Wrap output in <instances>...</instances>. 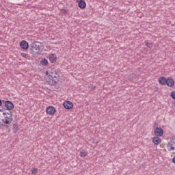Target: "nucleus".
Masks as SVG:
<instances>
[{
    "label": "nucleus",
    "instance_id": "obj_18",
    "mask_svg": "<svg viewBox=\"0 0 175 175\" xmlns=\"http://www.w3.org/2000/svg\"><path fill=\"white\" fill-rule=\"evenodd\" d=\"M31 174L36 175L38 174V168L33 167L31 170Z\"/></svg>",
    "mask_w": 175,
    "mask_h": 175
},
{
    "label": "nucleus",
    "instance_id": "obj_5",
    "mask_svg": "<svg viewBox=\"0 0 175 175\" xmlns=\"http://www.w3.org/2000/svg\"><path fill=\"white\" fill-rule=\"evenodd\" d=\"M63 107H64V109H66V110H72V109L75 107V105H73V103H72L71 101L65 100L63 103Z\"/></svg>",
    "mask_w": 175,
    "mask_h": 175
},
{
    "label": "nucleus",
    "instance_id": "obj_21",
    "mask_svg": "<svg viewBox=\"0 0 175 175\" xmlns=\"http://www.w3.org/2000/svg\"><path fill=\"white\" fill-rule=\"evenodd\" d=\"M21 55L23 58H27L28 57V54L24 53H21Z\"/></svg>",
    "mask_w": 175,
    "mask_h": 175
},
{
    "label": "nucleus",
    "instance_id": "obj_14",
    "mask_svg": "<svg viewBox=\"0 0 175 175\" xmlns=\"http://www.w3.org/2000/svg\"><path fill=\"white\" fill-rule=\"evenodd\" d=\"M167 79L165 77H161L159 78L158 81L161 85H166Z\"/></svg>",
    "mask_w": 175,
    "mask_h": 175
},
{
    "label": "nucleus",
    "instance_id": "obj_22",
    "mask_svg": "<svg viewBox=\"0 0 175 175\" xmlns=\"http://www.w3.org/2000/svg\"><path fill=\"white\" fill-rule=\"evenodd\" d=\"M0 106H2V100H0Z\"/></svg>",
    "mask_w": 175,
    "mask_h": 175
},
{
    "label": "nucleus",
    "instance_id": "obj_13",
    "mask_svg": "<svg viewBox=\"0 0 175 175\" xmlns=\"http://www.w3.org/2000/svg\"><path fill=\"white\" fill-rule=\"evenodd\" d=\"M162 142V139L159 137H154L152 138V143L155 144V146H159V144H161Z\"/></svg>",
    "mask_w": 175,
    "mask_h": 175
},
{
    "label": "nucleus",
    "instance_id": "obj_15",
    "mask_svg": "<svg viewBox=\"0 0 175 175\" xmlns=\"http://www.w3.org/2000/svg\"><path fill=\"white\" fill-rule=\"evenodd\" d=\"M18 129H20L18 128V125L17 124H14L12 126V131L14 133H17V132H18Z\"/></svg>",
    "mask_w": 175,
    "mask_h": 175
},
{
    "label": "nucleus",
    "instance_id": "obj_19",
    "mask_svg": "<svg viewBox=\"0 0 175 175\" xmlns=\"http://www.w3.org/2000/svg\"><path fill=\"white\" fill-rule=\"evenodd\" d=\"M146 46L148 47V49H152V43L146 42Z\"/></svg>",
    "mask_w": 175,
    "mask_h": 175
},
{
    "label": "nucleus",
    "instance_id": "obj_11",
    "mask_svg": "<svg viewBox=\"0 0 175 175\" xmlns=\"http://www.w3.org/2000/svg\"><path fill=\"white\" fill-rule=\"evenodd\" d=\"M166 85H167V87L172 88V87H174V79H173V78L172 77H168L167 79V82H166Z\"/></svg>",
    "mask_w": 175,
    "mask_h": 175
},
{
    "label": "nucleus",
    "instance_id": "obj_17",
    "mask_svg": "<svg viewBox=\"0 0 175 175\" xmlns=\"http://www.w3.org/2000/svg\"><path fill=\"white\" fill-rule=\"evenodd\" d=\"M88 155V152H87L85 150H82L80 152V157H81V158H85V157H87Z\"/></svg>",
    "mask_w": 175,
    "mask_h": 175
},
{
    "label": "nucleus",
    "instance_id": "obj_3",
    "mask_svg": "<svg viewBox=\"0 0 175 175\" xmlns=\"http://www.w3.org/2000/svg\"><path fill=\"white\" fill-rule=\"evenodd\" d=\"M31 49L33 51H36L37 54H40L44 50V46L42 42H33L31 44Z\"/></svg>",
    "mask_w": 175,
    "mask_h": 175
},
{
    "label": "nucleus",
    "instance_id": "obj_4",
    "mask_svg": "<svg viewBox=\"0 0 175 175\" xmlns=\"http://www.w3.org/2000/svg\"><path fill=\"white\" fill-rule=\"evenodd\" d=\"M57 113V109L54 107V106H49L46 108V113L48 116H54Z\"/></svg>",
    "mask_w": 175,
    "mask_h": 175
},
{
    "label": "nucleus",
    "instance_id": "obj_1",
    "mask_svg": "<svg viewBox=\"0 0 175 175\" xmlns=\"http://www.w3.org/2000/svg\"><path fill=\"white\" fill-rule=\"evenodd\" d=\"M59 75L55 70L46 71L45 72L44 81L49 85H57L59 82Z\"/></svg>",
    "mask_w": 175,
    "mask_h": 175
},
{
    "label": "nucleus",
    "instance_id": "obj_16",
    "mask_svg": "<svg viewBox=\"0 0 175 175\" xmlns=\"http://www.w3.org/2000/svg\"><path fill=\"white\" fill-rule=\"evenodd\" d=\"M40 64L42 66H47L49 65V61L46 59H43L40 61Z\"/></svg>",
    "mask_w": 175,
    "mask_h": 175
},
{
    "label": "nucleus",
    "instance_id": "obj_9",
    "mask_svg": "<svg viewBox=\"0 0 175 175\" xmlns=\"http://www.w3.org/2000/svg\"><path fill=\"white\" fill-rule=\"evenodd\" d=\"M76 2H77L78 7L80 9H85V8H87V3H85V0H76Z\"/></svg>",
    "mask_w": 175,
    "mask_h": 175
},
{
    "label": "nucleus",
    "instance_id": "obj_10",
    "mask_svg": "<svg viewBox=\"0 0 175 175\" xmlns=\"http://www.w3.org/2000/svg\"><path fill=\"white\" fill-rule=\"evenodd\" d=\"M19 46L23 50H28V49H29V44H28V42L25 40H22L20 42Z\"/></svg>",
    "mask_w": 175,
    "mask_h": 175
},
{
    "label": "nucleus",
    "instance_id": "obj_12",
    "mask_svg": "<svg viewBox=\"0 0 175 175\" xmlns=\"http://www.w3.org/2000/svg\"><path fill=\"white\" fill-rule=\"evenodd\" d=\"M49 59L51 64H54V62H57V55L55 54H50L49 55Z\"/></svg>",
    "mask_w": 175,
    "mask_h": 175
},
{
    "label": "nucleus",
    "instance_id": "obj_7",
    "mask_svg": "<svg viewBox=\"0 0 175 175\" xmlns=\"http://www.w3.org/2000/svg\"><path fill=\"white\" fill-rule=\"evenodd\" d=\"M154 134L155 136L161 137L163 136V129L161 127H156L154 131Z\"/></svg>",
    "mask_w": 175,
    "mask_h": 175
},
{
    "label": "nucleus",
    "instance_id": "obj_20",
    "mask_svg": "<svg viewBox=\"0 0 175 175\" xmlns=\"http://www.w3.org/2000/svg\"><path fill=\"white\" fill-rule=\"evenodd\" d=\"M170 96L172 98L175 100V91H172L170 94Z\"/></svg>",
    "mask_w": 175,
    "mask_h": 175
},
{
    "label": "nucleus",
    "instance_id": "obj_2",
    "mask_svg": "<svg viewBox=\"0 0 175 175\" xmlns=\"http://www.w3.org/2000/svg\"><path fill=\"white\" fill-rule=\"evenodd\" d=\"M0 113H2V122L5 124V125H9L12 124L13 121V115L12 112H6V109H1Z\"/></svg>",
    "mask_w": 175,
    "mask_h": 175
},
{
    "label": "nucleus",
    "instance_id": "obj_6",
    "mask_svg": "<svg viewBox=\"0 0 175 175\" xmlns=\"http://www.w3.org/2000/svg\"><path fill=\"white\" fill-rule=\"evenodd\" d=\"M167 149L169 151H173L175 150V137H172L167 145Z\"/></svg>",
    "mask_w": 175,
    "mask_h": 175
},
{
    "label": "nucleus",
    "instance_id": "obj_8",
    "mask_svg": "<svg viewBox=\"0 0 175 175\" xmlns=\"http://www.w3.org/2000/svg\"><path fill=\"white\" fill-rule=\"evenodd\" d=\"M5 107L6 110L10 111V110H13V109H14V105H13V103H12L11 101L8 100L5 103Z\"/></svg>",
    "mask_w": 175,
    "mask_h": 175
}]
</instances>
